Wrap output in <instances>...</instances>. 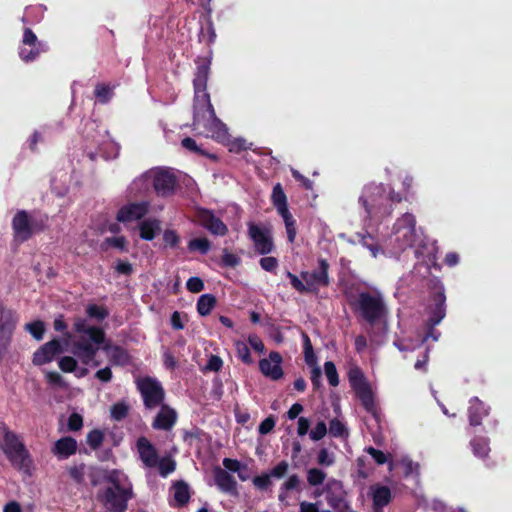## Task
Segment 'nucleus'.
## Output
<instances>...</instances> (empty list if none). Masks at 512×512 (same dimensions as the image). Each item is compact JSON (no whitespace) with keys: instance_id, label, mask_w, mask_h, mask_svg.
Masks as SVG:
<instances>
[{"instance_id":"f257e3e1","label":"nucleus","mask_w":512,"mask_h":512,"mask_svg":"<svg viewBox=\"0 0 512 512\" xmlns=\"http://www.w3.org/2000/svg\"><path fill=\"white\" fill-rule=\"evenodd\" d=\"M402 200L401 194L395 192L390 186L370 183L364 187L359 203L370 219H383L389 217L394 210V204Z\"/></svg>"},{"instance_id":"f03ea898","label":"nucleus","mask_w":512,"mask_h":512,"mask_svg":"<svg viewBox=\"0 0 512 512\" xmlns=\"http://www.w3.org/2000/svg\"><path fill=\"white\" fill-rule=\"evenodd\" d=\"M196 72L193 79L195 93L194 124H201L205 120L219 121L214 107L207 93V83L210 75L211 61L207 57H198L195 61Z\"/></svg>"},{"instance_id":"7ed1b4c3","label":"nucleus","mask_w":512,"mask_h":512,"mask_svg":"<svg viewBox=\"0 0 512 512\" xmlns=\"http://www.w3.org/2000/svg\"><path fill=\"white\" fill-rule=\"evenodd\" d=\"M74 331L81 335L73 344V353L83 364L89 365L105 341V332L100 327L89 326L83 318L75 320Z\"/></svg>"},{"instance_id":"20e7f679","label":"nucleus","mask_w":512,"mask_h":512,"mask_svg":"<svg viewBox=\"0 0 512 512\" xmlns=\"http://www.w3.org/2000/svg\"><path fill=\"white\" fill-rule=\"evenodd\" d=\"M48 222L47 214L17 211L11 223L14 240L20 243L28 241L34 234L44 232L48 228Z\"/></svg>"},{"instance_id":"39448f33","label":"nucleus","mask_w":512,"mask_h":512,"mask_svg":"<svg viewBox=\"0 0 512 512\" xmlns=\"http://www.w3.org/2000/svg\"><path fill=\"white\" fill-rule=\"evenodd\" d=\"M348 303L352 310L371 326L385 317L387 313L385 302L380 294L363 291L355 299L349 298Z\"/></svg>"},{"instance_id":"423d86ee","label":"nucleus","mask_w":512,"mask_h":512,"mask_svg":"<svg viewBox=\"0 0 512 512\" xmlns=\"http://www.w3.org/2000/svg\"><path fill=\"white\" fill-rule=\"evenodd\" d=\"M3 441V452L12 466L18 470L29 472L32 459L20 436L5 427Z\"/></svg>"},{"instance_id":"0eeeda50","label":"nucleus","mask_w":512,"mask_h":512,"mask_svg":"<svg viewBox=\"0 0 512 512\" xmlns=\"http://www.w3.org/2000/svg\"><path fill=\"white\" fill-rule=\"evenodd\" d=\"M395 241L398 248L405 250L407 248H419L423 244L422 237L416 230V219L411 213H404L396 220L393 226Z\"/></svg>"},{"instance_id":"6e6552de","label":"nucleus","mask_w":512,"mask_h":512,"mask_svg":"<svg viewBox=\"0 0 512 512\" xmlns=\"http://www.w3.org/2000/svg\"><path fill=\"white\" fill-rule=\"evenodd\" d=\"M133 487H106L98 492L97 498L108 512H126L129 500L134 498Z\"/></svg>"},{"instance_id":"1a4fd4ad","label":"nucleus","mask_w":512,"mask_h":512,"mask_svg":"<svg viewBox=\"0 0 512 512\" xmlns=\"http://www.w3.org/2000/svg\"><path fill=\"white\" fill-rule=\"evenodd\" d=\"M348 380L351 388L360 400L363 408L374 417L377 416V407L374 394L362 370L358 367H352L348 371Z\"/></svg>"},{"instance_id":"9d476101","label":"nucleus","mask_w":512,"mask_h":512,"mask_svg":"<svg viewBox=\"0 0 512 512\" xmlns=\"http://www.w3.org/2000/svg\"><path fill=\"white\" fill-rule=\"evenodd\" d=\"M430 304L428 313L432 325H438L446 316V295L443 283L437 279L429 281Z\"/></svg>"},{"instance_id":"9b49d317","label":"nucleus","mask_w":512,"mask_h":512,"mask_svg":"<svg viewBox=\"0 0 512 512\" xmlns=\"http://www.w3.org/2000/svg\"><path fill=\"white\" fill-rule=\"evenodd\" d=\"M317 262V269L300 273V277L306 284L308 294L318 295L320 288H326L331 284L329 262L325 258H319Z\"/></svg>"},{"instance_id":"f8f14e48","label":"nucleus","mask_w":512,"mask_h":512,"mask_svg":"<svg viewBox=\"0 0 512 512\" xmlns=\"http://www.w3.org/2000/svg\"><path fill=\"white\" fill-rule=\"evenodd\" d=\"M137 388L145 408L151 410L163 404L165 390L157 379L150 376L143 377L137 381Z\"/></svg>"},{"instance_id":"ddd939ff","label":"nucleus","mask_w":512,"mask_h":512,"mask_svg":"<svg viewBox=\"0 0 512 512\" xmlns=\"http://www.w3.org/2000/svg\"><path fill=\"white\" fill-rule=\"evenodd\" d=\"M152 185L156 194L160 197L174 195L178 185V179L170 168L159 167L150 171Z\"/></svg>"},{"instance_id":"4468645a","label":"nucleus","mask_w":512,"mask_h":512,"mask_svg":"<svg viewBox=\"0 0 512 512\" xmlns=\"http://www.w3.org/2000/svg\"><path fill=\"white\" fill-rule=\"evenodd\" d=\"M324 492L327 503L336 512H346L349 509V505L345 500L346 493L341 481L329 480L325 485Z\"/></svg>"},{"instance_id":"2eb2a0df","label":"nucleus","mask_w":512,"mask_h":512,"mask_svg":"<svg viewBox=\"0 0 512 512\" xmlns=\"http://www.w3.org/2000/svg\"><path fill=\"white\" fill-rule=\"evenodd\" d=\"M198 224L215 236H225L228 233L227 225L217 217L212 210L199 208L196 211Z\"/></svg>"},{"instance_id":"dca6fc26","label":"nucleus","mask_w":512,"mask_h":512,"mask_svg":"<svg viewBox=\"0 0 512 512\" xmlns=\"http://www.w3.org/2000/svg\"><path fill=\"white\" fill-rule=\"evenodd\" d=\"M248 234L254 243L255 250L260 255H267L273 251L274 243L268 229L261 228L254 223H250L248 227Z\"/></svg>"},{"instance_id":"f3484780","label":"nucleus","mask_w":512,"mask_h":512,"mask_svg":"<svg viewBox=\"0 0 512 512\" xmlns=\"http://www.w3.org/2000/svg\"><path fill=\"white\" fill-rule=\"evenodd\" d=\"M282 361L283 359L279 352L271 351L268 358H263L259 361V369L265 377L277 381L284 375L281 367Z\"/></svg>"},{"instance_id":"a211bd4d","label":"nucleus","mask_w":512,"mask_h":512,"mask_svg":"<svg viewBox=\"0 0 512 512\" xmlns=\"http://www.w3.org/2000/svg\"><path fill=\"white\" fill-rule=\"evenodd\" d=\"M149 210L148 202H134L122 206L116 215L118 222L128 223L142 219Z\"/></svg>"},{"instance_id":"6ab92c4d","label":"nucleus","mask_w":512,"mask_h":512,"mask_svg":"<svg viewBox=\"0 0 512 512\" xmlns=\"http://www.w3.org/2000/svg\"><path fill=\"white\" fill-rule=\"evenodd\" d=\"M63 352L60 340L52 339L51 341L40 346L33 354V364L37 366L51 362L54 357Z\"/></svg>"},{"instance_id":"aec40b11","label":"nucleus","mask_w":512,"mask_h":512,"mask_svg":"<svg viewBox=\"0 0 512 512\" xmlns=\"http://www.w3.org/2000/svg\"><path fill=\"white\" fill-rule=\"evenodd\" d=\"M139 457L147 467H156L158 463V452L155 446L144 436L137 440Z\"/></svg>"},{"instance_id":"412c9836","label":"nucleus","mask_w":512,"mask_h":512,"mask_svg":"<svg viewBox=\"0 0 512 512\" xmlns=\"http://www.w3.org/2000/svg\"><path fill=\"white\" fill-rule=\"evenodd\" d=\"M161 409L154 418L152 427L157 430L168 431L172 429L177 421V413L173 408L167 405H160Z\"/></svg>"},{"instance_id":"4be33fe9","label":"nucleus","mask_w":512,"mask_h":512,"mask_svg":"<svg viewBox=\"0 0 512 512\" xmlns=\"http://www.w3.org/2000/svg\"><path fill=\"white\" fill-rule=\"evenodd\" d=\"M17 323V317L13 310L5 308L0 302V337L11 339Z\"/></svg>"},{"instance_id":"5701e85b","label":"nucleus","mask_w":512,"mask_h":512,"mask_svg":"<svg viewBox=\"0 0 512 512\" xmlns=\"http://www.w3.org/2000/svg\"><path fill=\"white\" fill-rule=\"evenodd\" d=\"M77 441L71 436L58 439L52 448V453L59 459H67L77 452Z\"/></svg>"},{"instance_id":"b1692460","label":"nucleus","mask_w":512,"mask_h":512,"mask_svg":"<svg viewBox=\"0 0 512 512\" xmlns=\"http://www.w3.org/2000/svg\"><path fill=\"white\" fill-rule=\"evenodd\" d=\"M214 479L218 488L226 493H235L237 482L235 478L226 470L217 467L214 471Z\"/></svg>"},{"instance_id":"393cba45","label":"nucleus","mask_w":512,"mask_h":512,"mask_svg":"<svg viewBox=\"0 0 512 512\" xmlns=\"http://www.w3.org/2000/svg\"><path fill=\"white\" fill-rule=\"evenodd\" d=\"M392 500L391 490L387 486L376 485L372 488L373 511L382 512L383 507L387 506Z\"/></svg>"},{"instance_id":"a878e982","label":"nucleus","mask_w":512,"mask_h":512,"mask_svg":"<svg viewBox=\"0 0 512 512\" xmlns=\"http://www.w3.org/2000/svg\"><path fill=\"white\" fill-rule=\"evenodd\" d=\"M488 415V409L485 404L474 397L470 400V406L468 407V419L471 426H479L482 423V419Z\"/></svg>"},{"instance_id":"bb28decb","label":"nucleus","mask_w":512,"mask_h":512,"mask_svg":"<svg viewBox=\"0 0 512 512\" xmlns=\"http://www.w3.org/2000/svg\"><path fill=\"white\" fill-rule=\"evenodd\" d=\"M174 500L176 507H184L190 500V489L188 484L183 480L176 481L173 486Z\"/></svg>"},{"instance_id":"cd10ccee","label":"nucleus","mask_w":512,"mask_h":512,"mask_svg":"<svg viewBox=\"0 0 512 512\" xmlns=\"http://www.w3.org/2000/svg\"><path fill=\"white\" fill-rule=\"evenodd\" d=\"M160 230V221L157 219H147L139 225L140 238L146 241H152Z\"/></svg>"},{"instance_id":"c85d7f7f","label":"nucleus","mask_w":512,"mask_h":512,"mask_svg":"<svg viewBox=\"0 0 512 512\" xmlns=\"http://www.w3.org/2000/svg\"><path fill=\"white\" fill-rule=\"evenodd\" d=\"M217 299L213 294H203L199 297L196 309L200 316H208L216 306Z\"/></svg>"},{"instance_id":"c756f323","label":"nucleus","mask_w":512,"mask_h":512,"mask_svg":"<svg viewBox=\"0 0 512 512\" xmlns=\"http://www.w3.org/2000/svg\"><path fill=\"white\" fill-rule=\"evenodd\" d=\"M181 144L185 149H187L188 151H190L194 154L209 158L213 161L218 160V156L216 154L210 153V152L206 151L205 149H203L202 145H198L197 142L191 137H185L181 141Z\"/></svg>"},{"instance_id":"7c9ffc66","label":"nucleus","mask_w":512,"mask_h":512,"mask_svg":"<svg viewBox=\"0 0 512 512\" xmlns=\"http://www.w3.org/2000/svg\"><path fill=\"white\" fill-rule=\"evenodd\" d=\"M109 247L115 248L123 253H127L129 251L128 241L125 236L106 237L101 244V248L106 250Z\"/></svg>"},{"instance_id":"2f4dec72","label":"nucleus","mask_w":512,"mask_h":512,"mask_svg":"<svg viewBox=\"0 0 512 512\" xmlns=\"http://www.w3.org/2000/svg\"><path fill=\"white\" fill-rule=\"evenodd\" d=\"M475 456L485 458L490 452L489 441L484 437H475L470 441Z\"/></svg>"},{"instance_id":"473e14b6","label":"nucleus","mask_w":512,"mask_h":512,"mask_svg":"<svg viewBox=\"0 0 512 512\" xmlns=\"http://www.w3.org/2000/svg\"><path fill=\"white\" fill-rule=\"evenodd\" d=\"M94 95L101 104H107L114 96L113 87L109 84L98 83L94 89Z\"/></svg>"},{"instance_id":"72a5a7b5","label":"nucleus","mask_w":512,"mask_h":512,"mask_svg":"<svg viewBox=\"0 0 512 512\" xmlns=\"http://www.w3.org/2000/svg\"><path fill=\"white\" fill-rule=\"evenodd\" d=\"M302 341H303V353L304 360L308 366H315L317 363V357L314 353L313 345L310 340V337L306 332H302Z\"/></svg>"},{"instance_id":"f704fd0d","label":"nucleus","mask_w":512,"mask_h":512,"mask_svg":"<svg viewBox=\"0 0 512 512\" xmlns=\"http://www.w3.org/2000/svg\"><path fill=\"white\" fill-rule=\"evenodd\" d=\"M48 50L40 49L37 47H28L21 45L19 48V57L25 63L35 61L42 53L47 52Z\"/></svg>"},{"instance_id":"c9c22d12","label":"nucleus","mask_w":512,"mask_h":512,"mask_svg":"<svg viewBox=\"0 0 512 512\" xmlns=\"http://www.w3.org/2000/svg\"><path fill=\"white\" fill-rule=\"evenodd\" d=\"M21 45L48 50V45L42 41H39L36 34L30 28L24 29Z\"/></svg>"},{"instance_id":"e433bc0d","label":"nucleus","mask_w":512,"mask_h":512,"mask_svg":"<svg viewBox=\"0 0 512 512\" xmlns=\"http://www.w3.org/2000/svg\"><path fill=\"white\" fill-rule=\"evenodd\" d=\"M271 201L276 210L287 207V197L280 183L274 185L271 195Z\"/></svg>"},{"instance_id":"4c0bfd02","label":"nucleus","mask_w":512,"mask_h":512,"mask_svg":"<svg viewBox=\"0 0 512 512\" xmlns=\"http://www.w3.org/2000/svg\"><path fill=\"white\" fill-rule=\"evenodd\" d=\"M210 248H211V242L205 237L194 238L188 242V250L191 252L198 251L202 255H205L209 252Z\"/></svg>"},{"instance_id":"58836bf2","label":"nucleus","mask_w":512,"mask_h":512,"mask_svg":"<svg viewBox=\"0 0 512 512\" xmlns=\"http://www.w3.org/2000/svg\"><path fill=\"white\" fill-rule=\"evenodd\" d=\"M88 478L93 486H97L105 481L106 469L98 466H90L88 468Z\"/></svg>"},{"instance_id":"ea45409f","label":"nucleus","mask_w":512,"mask_h":512,"mask_svg":"<svg viewBox=\"0 0 512 512\" xmlns=\"http://www.w3.org/2000/svg\"><path fill=\"white\" fill-rule=\"evenodd\" d=\"M123 479L126 480V477L124 474L117 470H107L106 469V478L105 481L109 482L111 484L110 487H127V483H123Z\"/></svg>"},{"instance_id":"a19ab883","label":"nucleus","mask_w":512,"mask_h":512,"mask_svg":"<svg viewBox=\"0 0 512 512\" xmlns=\"http://www.w3.org/2000/svg\"><path fill=\"white\" fill-rule=\"evenodd\" d=\"M111 418L115 421H122L128 416L129 406L121 401L113 404L110 409Z\"/></svg>"},{"instance_id":"79ce46f5","label":"nucleus","mask_w":512,"mask_h":512,"mask_svg":"<svg viewBox=\"0 0 512 512\" xmlns=\"http://www.w3.org/2000/svg\"><path fill=\"white\" fill-rule=\"evenodd\" d=\"M156 466L158 467L159 474L162 477H167L170 473L175 471L176 462L171 457H163L160 460L158 459Z\"/></svg>"},{"instance_id":"37998d69","label":"nucleus","mask_w":512,"mask_h":512,"mask_svg":"<svg viewBox=\"0 0 512 512\" xmlns=\"http://www.w3.org/2000/svg\"><path fill=\"white\" fill-rule=\"evenodd\" d=\"M27 330L36 340L40 341L43 339L45 333V325L41 320H35L25 325Z\"/></svg>"},{"instance_id":"c03bdc74","label":"nucleus","mask_w":512,"mask_h":512,"mask_svg":"<svg viewBox=\"0 0 512 512\" xmlns=\"http://www.w3.org/2000/svg\"><path fill=\"white\" fill-rule=\"evenodd\" d=\"M237 357L247 365H251L254 361L251 357L250 349L248 345L243 341H237L235 343Z\"/></svg>"},{"instance_id":"a18cd8bd","label":"nucleus","mask_w":512,"mask_h":512,"mask_svg":"<svg viewBox=\"0 0 512 512\" xmlns=\"http://www.w3.org/2000/svg\"><path fill=\"white\" fill-rule=\"evenodd\" d=\"M104 441V433L99 429L91 430L86 437V443L92 450H97Z\"/></svg>"},{"instance_id":"49530a36","label":"nucleus","mask_w":512,"mask_h":512,"mask_svg":"<svg viewBox=\"0 0 512 512\" xmlns=\"http://www.w3.org/2000/svg\"><path fill=\"white\" fill-rule=\"evenodd\" d=\"M86 313L90 318L102 321L108 317L109 311L104 306H98L96 304H89L86 308Z\"/></svg>"},{"instance_id":"de8ad7c7","label":"nucleus","mask_w":512,"mask_h":512,"mask_svg":"<svg viewBox=\"0 0 512 512\" xmlns=\"http://www.w3.org/2000/svg\"><path fill=\"white\" fill-rule=\"evenodd\" d=\"M300 485V478L298 475L293 474L282 484L280 488L279 499L282 501L285 498V492L298 489Z\"/></svg>"},{"instance_id":"09e8293b","label":"nucleus","mask_w":512,"mask_h":512,"mask_svg":"<svg viewBox=\"0 0 512 512\" xmlns=\"http://www.w3.org/2000/svg\"><path fill=\"white\" fill-rule=\"evenodd\" d=\"M326 478V473L318 468H311L307 471V481L311 486H318L323 484Z\"/></svg>"},{"instance_id":"8fccbe9b","label":"nucleus","mask_w":512,"mask_h":512,"mask_svg":"<svg viewBox=\"0 0 512 512\" xmlns=\"http://www.w3.org/2000/svg\"><path fill=\"white\" fill-rule=\"evenodd\" d=\"M324 370L329 384L333 387L339 385V375L335 364L332 361H326L324 363Z\"/></svg>"},{"instance_id":"3c124183","label":"nucleus","mask_w":512,"mask_h":512,"mask_svg":"<svg viewBox=\"0 0 512 512\" xmlns=\"http://www.w3.org/2000/svg\"><path fill=\"white\" fill-rule=\"evenodd\" d=\"M129 360L127 351L121 346H114L111 353V361L114 364L125 365Z\"/></svg>"},{"instance_id":"603ef678","label":"nucleus","mask_w":512,"mask_h":512,"mask_svg":"<svg viewBox=\"0 0 512 512\" xmlns=\"http://www.w3.org/2000/svg\"><path fill=\"white\" fill-rule=\"evenodd\" d=\"M241 263V259L236 254L230 253L226 248L223 249L221 257V266L226 268H235Z\"/></svg>"},{"instance_id":"864d4df0","label":"nucleus","mask_w":512,"mask_h":512,"mask_svg":"<svg viewBox=\"0 0 512 512\" xmlns=\"http://www.w3.org/2000/svg\"><path fill=\"white\" fill-rule=\"evenodd\" d=\"M287 278L290 280V284L297 292L300 294H308L306 284L300 279L297 275L293 274L290 271L286 272Z\"/></svg>"},{"instance_id":"5fc2aeb1","label":"nucleus","mask_w":512,"mask_h":512,"mask_svg":"<svg viewBox=\"0 0 512 512\" xmlns=\"http://www.w3.org/2000/svg\"><path fill=\"white\" fill-rule=\"evenodd\" d=\"M327 434V426L324 421H319L310 431L309 436L313 441H319Z\"/></svg>"},{"instance_id":"6e6d98bb","label":"nucleus","mask_w":512,"mask_h":512,"mask_svg":"<svg viewBox=\"0 0 512 512\" xmlns=\"http://www.w3.org/2000/svg\"><path fill=\"white\" fill-rule=\"evenodd\" d=\"M329 432L333 437H342L346 432V428L339 419L334 418L329 423Z\"/></svg>"},{"instance_id":"4d7b16f0","label":"nucleus","mask_w":512,"mask_h":512,"mask_svg":"<svg viewBox=\"0 0 512 512\" xmlns=\"http://www.w3.org/2000/svg\"><path fill=\"white\" fill-rule=\"evenodd\" d=\"M163 241L165 242L166 246L175 248L180 242V237L175 230L167 229L163 233Z\"/></svg>"},{"instance_id":"13d9d810","label":"nucleus","mask_w":512,"mask_h":512,"mask_svg":"<svg viewBox=\"0 0 512 512\" xmlns=\"http://www.w3.org/2000/svg\"><path fill=\"white\" fill-rule=\"evenodd\" d=\"M365 452H367L378 465H383L387 462V455L379 449L369 446L365 448Z\"/></svg>"},{"instance_id":"bf43d9fd","label":"nucleus","mask_w":512,"mask_h":512,"mask_svg":"<svg viewBox=\"0 0 512 512\" xmlns=\"http://www.w3.org/2000/svg\"><path fill=\"white\" fill-rule=\"evenodd\" d=\"M68 473L76 483L81 484L84 481L85 465L82 463L80 465L70 467Z\"/></svg>"},{"instance_id":"052dcab7","label":"nucleus","mask_w":512,"mask_h":512,"mask_svg":"<svg viewBox=\"0 0 512 512\" xmlns=\"http://www.w3.org/2000/svg\"><path fill=\"white\" fill-rule=\"evenodd\" d=\"M186 288L192 293H199L204 289V282L199 277H190L186 282Z\"/></svg>"},{"instance_id":"680f3d73","label":"nucleus","mask_w":512,"mask_h":512,"mask_svg":"<svg viewBox=\"0 0 512 512\" xmlns=\"http://www.w3.org/2000/svg\"><path fill=\"white\" fill-rule=\"evenodd\" d=\"M253 484L260 490H267L272 484L270 474L263 473L259 476H255L253 478Z\"/></svg>"},{"instance_id":"e2e57ef3","label":"nucleus","mask_w":512,"mask_h":512,"mask_svg":"<svg viewBox=\"0 0 512 512\" xmlns=\"http://www.w3.org/2000/svg\"><path fill=\"white\" fill-rule=\"evenodd\" d=\"M58 364L63 372H73L77 367V361L71 356L62 357Z\"/></svg>"},{"instance_id":"0e129e2a","label":"nucleus","mask_w":512,"mask_h":512,"mask_svg":"<svg viewBox=\"0 0 512 512\" xmlns=\"http://www.w3.org/2000/svg\"><path fill=\"white\" fill-rule=\"evenodd\" d=\"M261 268L267 272H273L278 266V260L275 257L267 256L260 259Z\"/></svg>"},{"instance_id":"69168bd1","label":"nucleus","mask_w":512,"mask_h":512,"mask_svg":"<svg viewBox=\"0 0 512 512\" xmlns=\"http://www.w3.org/2000/svg\"><path fill=\"white\" fill-rule=\"evenodd\" d=\"M68 429L70 431H78L83 426V418L78 413H72L68 418Z\"/></svg>"},{"instance_id":"338daca9","label":"nucleus","mask_w":512,"mask_h":512,"mask_svg":"<svg viewBox=\"0 0 512 512\" xmlns=\"http://www.w3.org/2000/svg\"><path fill=\"white\" fill-rule=\"evenodd\" d=\"M288 463L283 460L281 462H279L275 467H273L270 471V477H275V478H282L286 475L287 471H288Z\"/></svg>"},{"instance_id":"774afa93","label":"nucleus","mask_w":512,"mask_h":512,"mask_svg":"<svg viewBox=\"0 0 512 512\" xmlns=\"http://www.w3.org/2000/svg\"><path fill=\"white\" fill-rule=\"evenodd\" d=\"M275 427V419L273 416H269L265 418L260 425L258 426V432L261 435H266L270 433Z\"/></svg>"}]
</instances>
